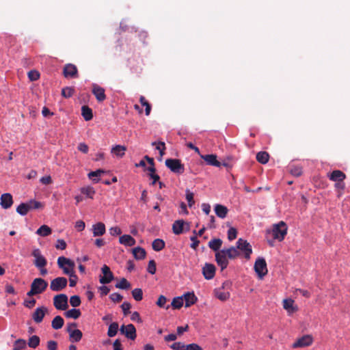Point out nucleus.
<instances>
[{
  "instance_id": "nucleus-17",
  "label": "nucleus",
  "mask_w": 350,
  "mask_h": 350,
  "mask_svg": "<svg viewBox=\"0 0 350 350\" xmlns=\"http://www.w3.org/2000/svg\"><path fill=\"white\" fill-rule=\"evenodd\" d=\"M215 266L213 264L206 263L202 268V274L205 279L211 280L215 275Z\"/></svg>"
},
{
  "instance_id": "nucleus-62",
  "label": "nucleus",
  "mask_w": 350,
  "mask_h": 350,
  "mask_svg": "<svg viewBox=\"0 0 350 350\" xmlns=\"http://www.w3.org/2000/svg\"><path fill=\"white\" fill-rule=\"evenodd\" d=\"M77 149L84 153V154H87L88 152V150H89V147L88 146L85 144V143H80L78 145V147H77Z\"/></svg>"
},
{
  "instance_id": "nucleus-45",
  "label": "nucleus",
  "mask_w": 350,
  "mask_h": 350,
  "mask_svg": "<svg viewBox=\"0 0 350 350\" xmlns=\"http://www.w3.org/2000/svg\"><path fill=\"white\" fill-rule=\"evenodd\" d=\"M105 171L103 170L99 169L96 171L91 172L88 174V177L93 180L95 183H98L99 181L98 178H94V177H98L101 174H104Z\"/></svg>"
},
{
  "instance_id": "nucleus-19",
  "label": "nucleus",
  "mask_w": 350,
  "mask_h": 350,
  "mask_svg": "<svg viewBox=\"0 0 350 350\" xmlns=\"http://www.w3.org/2000/svg\"><path fill=\"white\" fill-rule=\"evenodd\" d=\"M0 200V204L2 206V208L5 209L10 208L13 204L12 196L10 193H8L2 194Z\"/></svg>"
},
{
  "instance_id": "nucleus-27",
  "label": "nucleus",
  "mask_w": 350,
  "mask_h": 350,
  "mask_svg": "<svg viewBox=\"0 0 350 350\" xmlns=\"http://www.w3.org/2000/svg\"><path fill=\"white\" fill-rule=\"evenodd\" d=\"M226 253L228 259H235L240 256L241 252L235 247H230L228 249L223 250Z\"/></svg>"
},
{
  "instance_id": "nucleus-6",
  "label": "nucleus",
  "mask_w": 350,
  "mask_h": 350,
  "mask_svg": "<svg viewBox=\"0 0 350 350\" xmlns=\"http://www.w3.org/2000/svg\"><path fill=\"white\" fill-rule=\"evenodd\" d=\"M68 280L64 277H57L51 281L50 289L52 291L59 292L65 288L67 286Z\"/></svg>"
},
{
  "instance_id": "nucleus-59",
  "label": "nucleus",
  "mask_w": 350,
  "mask_h": 350,
  "mask_svg": "<svg viewBox=\"0 0 350 350\" xmlns=\"http://www.w3.org/2000/svg\"><path fill=\"white\" fill-rule=\"evenodd\" d=\"M334 187L339 192L338 196H340L342 194V191L345 188V184L344 183V180L336 182Z\"/></svg>"
},
{
  "instance_id": "nucleus-47",
  "label": "nucleus",
  "mask_w": 350,
  "mask_h": 350,
  "mask_svg": "<svg viewBox=\"0 0 350 350\" xmlns=\"http://www.w3.org/2000/svg\"><path fill=\"white\" fill-rule=\"evenodd\" d=\"M26 344L24 339H18L15 341L12 350H22L26 347Z\"/></svg>"
},
{
  "instance_id": "nucleus-30",
  "label": "nucleus",
  "mask_w": 350,
  "mask_h": 350,
  "mask_svg": "<svg viewBox=\"0 0 350 350\" xmlns=\"http://www.w3.org/2000/svg\"><path fill=\"white\" fill-rule=\"evenodd\" d=\"M133 254L135 259L142 260L145 258L146 252L144 248L141 247H137L133 249Z\"/></svg>"
},
{
  "instance_id": "nucleus-52",
  "label": "nucleus",
  "mask_w": 350,
  "mask_h": 350,
  "mask_svg": "<svg viewBox=\"0 0 350 350\" xmlns=\"http://www.w3.org/2000/svg\"><path fill=\"white\" fill-rule=\"evenodd\" d=\"M290 172L295 176H299L302 174V168L300 166H291Z\"/></svg>"
},
{
  "instance_id": "nucleus-11",
  "label": "nucleus",
  "mask_w": 350,
  "mask_h": 350,
  "mask_svg": "<svg viewBox=\"0 0 350 350\" xmlns=\"http://www.w3.org/2000/svg\"><path fill=\"white\" fill-rule=\"evenodd\" d=\"M63 75L66 78H77L79 77L78 69L72 64H66L63 68Z\"/></svg>"
},
{
  "instance_id": "nucleus-13",
  "label": "nucleus",
  "mask_w": 350,
  "mask_h": 350,
  "mask_svg": "<svg viewBox=\"0 0 350 350\" xmlns=\"http://www.w3.org/2000/svg\"><path fill=\"white\" fill-rule=\"evenodd\" d=\"M101 271L103 273V276L99 279L100 283L103 284H109L113 280V274L107 265H103L101 268Z\"/></svg>"
},
{
  "instance_id": "nucleus-44",
  "label": "nucleus",
  "mask_w": 350,
  "mask_h": 350,
  "mask_svg": "<svg viewBox=\"0 0 350 350\" xmlns=\"http://www.w3.org/2000/svg\"><path fill=\"white\" fill-rule=\"evenodd\" d=\"M139 102L142 106H144L146 107V109H145L146 115L149 116L150 111H151L150 104L146 100L145 97L143 96H140Z\"/></svg>"
},
{
  "instance_id": "nucleus-28",
  "label": "nucleus",
  "mask_w": 350,
  "mask_h": 350,
  "mask_svg": "<svg viewBox=\"0 0 350 350\" xmlns=\"http://www.w3.org/2000/svg\"><path fill=\"white\" fill-rule=\"evenodd\" d=\"M69 334V340L72 342H77L80 341L82 338L83 334L79 329H74L70 332Z\"/></svg>"
},
{
  "instance_id": "nucleus-8",
  "label": "nucleus",
  "mask_w": 350,
  "mask_h": 350,
  "mask_svg": "<svg viewBox=\"0 0 350 350\" xmlns=\"http://www.w3.org/2000/svg\"><path fill=\"white\" fill-rule=\"evenodd\" d=\"M254 270L260 278L267 275L268 270L267 262L263 258H258L254 263Z\"/></svg>"
},
{
  "instance_id": "nucleus-41",
  "label": "nucleus",
  "mask_w": 350,
  "mask_h": 350,
  "mask_svg": "<svg viewBox=\"0 0 350 350\" xmlns=\"http://www.w3.org/2000/svg\"><path fill=\"white\" fill-rule=\"evenodd\" d=\"M40 341V338L36 335H33L29 338L28 345L31 348L36 349L39 345Z\"/></svg>"
},
{
  "instance_id": "nucleus-22",
  "label": "nucleus",
  "mask_w": 350,
  "mask_h": 350,
  "mask_svg": "<svg viewBox=\"0 0 350 350\" xmlns=\"http://www.w3.org/2000/svg\"><path fill=\"white\" fill-rule=\"evenodd\" d=\"M214 293L215 296L222 301L228 300L230 296L229 291H224L220 288H215Z\"/></svg>"
},
{
  "instance_id": "nucleus-58",
  "label": "nucleus",
  "mask_w": 350,
  "mask_h": 350,
  "mask_svg": "<svg viewBox=\"0 0 350 350\" xmlns=\"http://www.w3.org/2000/svg\"><path fill=\"white\" fill-rule=\"evenodd\" d=\"M110 299L115 303H119L122 300L123 297L118 293H113L110 295Z\"/></svg>"
},
{
  "instance_id": "nucleus-5",
  "label": "nucleus",
  "mask_w": 350,
  "mask_h": 350,
  "mask_svg": "<svg viewBox=\"0 0 350 350\" xmlns=\"http://www.w3.org/2000/svg\"><path fill=\"white\" fill-rule=\"evenodd\" d=\"M237 249L239 252H242L246 259H250V255L252 253V246L249 242L241 238L239 239L237 241Z\"/></svg>"
},
{
  "instance_id": "nucleus-7",
  "label": "nucleus",
  "mask_w": 350,
  "mask_h": 350,
  "mask_svg": "<svg viewBox=\"0 0 350 350\" xmlns=\"http://www.w3.org/2000/svg\"><path fill=\"white\" fill-rule=\"evenodd\" d=\"M53 305L57 310H65L68 308V297L65 294H59L53 297Z\"/></svg>"
},
{
  "instance_id": "nucleus-29",
  "label": "nucleus",
  "mask_w": 350,
  "mask_h": 350,
  "mask_svg": "<svg viewBox=\"0 0 350 350\" xmlns=\"http://www.w3.org/2000/svg\"><path fill=\"white\" fill-rule=\"evenodd\" d=\"M126 148L124 146L116 145L111 148V152L118 157L122 158L125 154Z\"/></svg>"
},
{
  "instance_id": "nucleus-54",
  "label": "nucleus",
  "mask_w": 350,
  "mask_h": 350,
  "mask_svg": "<svg viewBox=\"0 0 350 350\" xmlns=\"http://www.w3.org/2000/svg\"><path fill=\"white\" fill-rule=\"evenodd\" d=\"M28 77L31 81L38 80L40 78V73L36 70H30L28 72Z\"/></svg>"
},
{
  "instance_id": "nucleus-31",
  "label": "nucleus",
  "mask_w": 350,
  "mask_h": 350,
  "mask_svg": "<svg viewBox=\"0 0 350 350\" xmlns=\"http://www.w3.org/2000/svg\"><path fill=\"white\" fill-rule=\"evenodd\" d=\"M81 114L85 121L91 120L93 118L92 109L87 105L82 106Z\"/></svg>"
},
{
  "instance_id": "nucleus-42",
  "label": "nucleus",
  "mask_w": 350,
  "mask_h": 350,
  "mask_svg": "<svg viewBox=\"0 0 350 350\" xmlns=\"http://www.w3.org/2000/svg\"><path fill=\"white\" fill-rule=\"evenodd\" d=\"M115 286L117 288L127 290L131 288V284L126 278H123L120 280V282L116 284Z\"/></svg>"
},
{
  "instance_id": "nucleus-20",
  "label": "nucleus",
  "mask_w": 350,
  "mask_h": 350,
  "mask_svg": "<svg viewBox=\"0 0 350 350\" xmlns=\"http://www.w3.org/2000/svg\"><path fill=\"white\" fill-rule=\"evenodd\" d=\"M327 177L332 181L338 182V181L344 180L346 178V175L342 171L336 170H334L329 174H328Z\"/></svg>"
},
{
  "instance_id": "nucleus-16",
  "label": "nucleus",
  "mask_w": 350,
  "mask_h": 350,
  "mask_svg": "<svg viewBox=\"0 0 350 350\" xmlns=\"http://www.w3.org/2000/svg\"><path fill=\"white\" fill-rule=\"evenodd\" d=\"M92 94L95 96L98 102L101 103L106 99L105 89L97 84L92 85Z\"/></svg>"
},
{
  "instance_id": "nucleus-3",
  "label": "nucleus",
  "mask_w": 350,
  "mask_h": 350,
  "mask_svg": "<svg viewBox=\"0 0 350 350\" xmlns=\"http://www.w3.org/2000/svg\"><path fill=\"white\" fill-rule=\"evenodd\" d=\"M287 226L284 221H281L277 224H274L271 230L274 239L282 241L284 239L287 234Z\"/></svg>"
},
{
  "instance_id": "nucleus-46",
  "label": "nucleus",
  "mask_w": 350,
  "mask_h": 350,
  "mask_svg": "<svg viewBox=\"0 0 350 350\" xmlns=\"http://www.w3.org/2000/svg\"><path fill=\"white\" fill-rule=\"evenodd\" d=\"M183 305V297H177L173 299L171 306L174 309H179Z\"/></svg>"
},
{
  "instance_id": "nucleus-48",
  "label": "nucleus",
  "mask_w": 350,
  "mask_h": 350,
  "mask_svg": "<svg viewBox=\"0 0 350 350\" xmlns=\"http://www.w3.org/2000/svg\"><path fill=\"white\" fill-rule=\"evenodd\" d=\"M133 297L137 301H141L143 299V291L142 288H135L132 291Z\"/></svg>"
},
{
  "instance_id": "nucleus-24",
  "label": "nucleus",
  "mask_w": 350,
  "mask_h": 350,
  "mask_svg": "<svg viewBox=\"0 0 350 350\" xmlns=\"http://www.w3.org/2000/svg\"><path fill=\"white\" fill-rule=\"evenodd\" d=\"M185 301V307L188 308L193 305L198 300L197 297L192 293H187L183 295Z\"/></svg>"
},
{
  "instance_id": "nucleus-37",
  "label": "nucleus",
  "mask_w": 350,
  "mask_h": 350,
  "mask_svg": "<svg viewBox=\"0 0 350 350\" xmlns=\"http://www.w3.org/2000/svg\"><path fill=\"white\" fill-rule=\"evenodd\" d=\"M30 210L31 206H29L28 202L21 203L16 208V212L23 216L26 215Z\"/></svg>"
},
{
  "instance_id": "nucleus-61",
  "label": "nucleus",
  "mask_w": 350,
  "mask_h": 350,
  "mask_svg": "<svg viewBox=\"0 0 350 350\" xmlns=\"http://www.w3.org/2000/svg\"><path fill=\"white\" fill-rule=\"evenodd\" d=\"M28 204H29V206H31V209H32V208L38 209V208L42 207V204L40 202L33 200L29 201Z\"/></svg>"
},
{
  "instance_id": "nucleus-32",
  "label": "nucleus",
  "mask_w": 350,
  "mask_h": 350,
  "mask_svg": "<svg viewBox=\"0 0 350 350\" xmlns=\"http://www.w3.org/2000/svg\"><path fill=\"white\" fill-rule=\"evenodd\" d=\"M222 240L220 239H213L208 242V247L215 252H219L222 245Z\"/></svg>"
},
{
  "instance_id": "nucleus-39",
  "label": "nucleus",
  "mask_w": 350,
  "mask_h": 350,
  "mask_svg": "<svg viewBox=\"0 0 350 350\" xmlns=\"http://www.w3.org/2000/svg\"><path fill=\"white\" fill-rule=\"evenodd\" d=\"M118 331V323L117 322H113L109 326L107 335L109 337L115 336Z\"/></svg>"
},
{
  "instance_id": "nucleus-60",
  "label": "nucleus",
  "mask_w": 350,
  "mask_h": 350,
  "mask_svg": "<svg viewBox=\"0 0 350 350\" xmlns=\"http://www.w3.org/2000/svg\"><path fill=\"white\" fill-rule=\"evenodd\" d=\"M121 308L122 309L123 313L125 316H126L130 312V309L131 308V305L129 302H124L121 305Z\"/></svg>"
},
{
  "instance_id": "nucleus-36",
  "label": "nucleus",
  "mask_w": 350,
  "mask_h": 350,
  "mask_svg": "<svg viewBox=\"0 0 350 350\" xmlns=\"http://www.w3.org/2000/svg\"><path fill=\"white\" fill-rule=\"evenodd\" d=\"M52 233V230L46 225L41 226L36 231V234L41 237H47Z\"/></svg>"
},
{
  "instance_id": "nucleus-34",
  "label": "nucleus",
  "mask_w": 350,
  "mask_h": 350,
  "mask_svg": "<svg viewBox=\"0 0 350 350\" xmlns=\"http://www.w3.org/2000/svg\"><path fill=\"white\" fill-rule=\"evenodd\" d=\"M64 323V319L61 316H56L51 322V326L54 329H59L63 327Z\"/></svg>"
},
{
  "instance_id": "nucleus-21",
  "label": "nucleus",
  "mask_w": 350,
  "mask_h": 350,
  "mask_svg": "<svg viewBox=\"0 0 350 350\" xmlns=\"http://www.w3.org/2000/svg\"><path fill=\"white\" fill-rule=\"evenodd\" d=\"M106 232L105 226L102 222L96 223L92 226V232L94 237H100L103 235Z\"/></svg>"
},
{
  "instance_id": "nucleus-14",
  "label": "nucleus",
  "mask_w": 350,
  "mask_h": 350,
  "mask_svg": "<svg viewBox=\"0 0 350 350\" xmlns=\"http://www.w3.org/2000/svg\"><path fill=\"white\" fill-rule=\"evenodd\" d=\"M312 338L310 335H305L298 338L292 345L293 348H302L310 346L312 343Z\"/></svg>"
},
{
  "instance_id": "nucleus-18",
  "label": "nucleus",
  "mask_w": 350,
  "mask_h": 350,
  "mask_svg": "<svg viewBox=\"0 0 350 350\" xmlns=\"http://www.w3.org/2000/svg\"><path fill=\"white\" fill-rule=\"evenodd\" d=\"M46 312L47 309L44 306L37 308L32 314V319L36 323H40L42 321Z\"/></svg>"
},
{
  "instance_id": "nucleus-64",
  "label": "nucleus",
  "mask_w": 350,
  "mask_h": 350,
  "mask_svg": "<svg viewBox=\"0 0 350 350\" xmlns=\"http://www.w3.org/2000/svg\"><path fill=\"white\" fill-rule=\"evenodd\" d=\"M186 350H202V347L196 343L186 345Z\"/></svg>"
},
{
  "instance_id": "nucleus-50",
  "label": "nucleus",
  "mask_w": 350,
  "mask_h": 350,
  "mask_svg": "<svg viewBox=\"0 0 350 350\" xmlns=\"http://www.w3.org/2000/svg\"><path fill=\"white\" fill-rule=\"evenodd\" d=\"M193 196L194 194L192 192H191L189 189L186 190V200H187L188 205L190 207H191L195 203Z\"/></svg>"
},
{
  "instance_id": "nucleus-9",
  "label": "nucleus",
  "mask_w": 350,
  "mask_h": 350,
  "mask_svg": "<svg viewBox=\"0 0 350 350\" xmlns=\"http://www.w3.org/2000/svg\"><path fill=\"white\" fill-rule=\"evenodd\" d=\"M31 255L34 258L33 264L37 268H42V267L46 266L47 260L42 254L40 249H34L31 252Z\"/></svg>"
},
{
  "instance_id": "nucleus-26",
  "label": "nucleus",
  "mask_w": 350,
  "mask_h": 350,
  "mask_svg": "<svg viewBox=\"0 0 350 350\" xmlns=\"http://www.w3.org/2000/svg\"><path fill=\"white\" fill-rule=\"evenodd\" d=\"M119 242L120 244L124 245L126 246H133L136 243L135 239L129 234H124L120 237Z\"/></svg>"
},
{
  "instance_id": "nucleus-33",
  "label": "nucleus",
  "mask_w": 350,
  "mask_h": 350,
  "mask_svg": "<svg viewBox=\"0 0 350 350\" xmlns=\"http://www.w3.org/2000/svg\"><path fill=\"white\" fill-rule=\"evenodd\" d=\"M81 314V312L80 310L76 308L68 310L64 313V315L66 318L73 319H77L80 317Z\"/></svg>"
},
{
  "instance_id": "nucleus-55",
  "label": "nucleus",
  "mask_w": 350,
  "mask_h": 350,
  "mask_svg": "<svg viewBox=\"0 0 350 350\" xmlns=\"http://www.w3.org/2000/svg\"><path fill=\"white\" fill-rule=\"evenodd\" d=\"M237 231L234 228H230L228 230V239L229 241H232L236 239Z\"/></svg>"
},
{
  "instance_id": "nucleus-15",
  "label": "nucleus",
  "mask_w": 350,
  "mask_h": 350,
  "mask_svg": "<svg viewBox=\"0 0 350 350\" xmlns=\"http://www.w3.org/2000/svg\"><path fill=\"white\" fill-rule=\"evenodd\" d=\"M200 157L206 163L207 165L219 167L221 165V163L217 161V157L216 154H200Z\"/></svg>"
},
{
  "instance_id": "nucleus-57",
  "label": "nucleus",
  "mask_w": 350,
  "mask_h": 350,
  "mask_svg": "<svg viewBox=\"0 0 350 350\" xmlns=\"http://www.w3.org/2000/svg\"><path fill=\"white\" fill-rule=\"evenodd\" d=\"M147 271L150 274H154L156 272V262L154 260H151L148 262Z\"/></svg>"
},
{
  "instance_id": "nucleus-35",
  "label": "nucleus",
  "mask_w": 350,
  "mask_h": 350,
  "mask_svg": "<svg viewBox=\"0 0 350 350\" xmlns=\"http://www.w3.org/2000/svg\"><path fill=\"white\" fill-rule=\"evenodd\" d=\"M165 245V243L163 239H156L152 241V249L156 252L162 250Z\"/></svg>"
},
{
  "instance_id": "nucleus-10",
  "label": "nucleus",
  "mask_w": 350,
  "mask_h": 350,
  "mask_svg": "<svg viewBox=\"0 0 350 350\" xmlns=\"http://www.w3.org/2000/svg\"><path fill=\"white\" fill-rule=\"evenodd\" d=\"M120 331L122 334H124L129 339L135 340L136 338V329L133 324L122 325Z\"/></svg>"
},
{
  "instance_id": "nucleus-1",
  "label": "nucleus",
  "mask_w": 350,
  "mask_h": 350,
  "mask_svg": "<svg viewBox=\"0 0 350 350\" xmlns=\"http://www.w3.org/2000/svg\"><path fill=\"white\" fill-rule=\"evenodd\" d=\"M48 282L41 278H35L31 284L30 290L27 293L28 297L43 293L48 287Z\"/></svg>"
},
{
  "instance_id": "nucleus-51",
  "label": "nucleus",
  "mask_w": 350,
  "mask_h": 350,
  "mask_svg": "<svg viewBox=\"0 0 350 350\" xmlns=\"http://www.w3.org/2000/svg\"><path fill=\"white\" fill-rule=\"evenodd\" d=\"M70 304L73 307H77L81 304V299L78 295L71 296L70 298Z\"/></svg>"
},
{
  "instance_id": "nucleus-40",
  "label": "nucleus",
  "mask_w": 350,
  "mask_h": 350,
  "mask_svg": "<svg viewBox=\"0 0 350 350\" xmlns=\"http://www.w3.org/2000/svg\"><path fill=\"white\" fill-rule=\"evenodd\" d=\"M81 193L85 195L88 198L93 199L95 194V190L92 187H84L81 189Z\"/></svg>"
},
{
  "instance_id": "nucleus-56",
  "label": "nucleus",
  "mask_w": 350,
  "mask_h": 350,
  "mask_svg": "<svg viewBox=\"0 0 350 350\" xmlns=\"http://www.w3.org/2000/svg\"><path fill=\"white\" fill-rule=\"evenodd\" d=\"M234 159L232 156H228L224 159V162L221 163V165L231 168L232 167V163L234 161Z\"/></svg>"
},
{
  "instance_id": "nucleus-12",
  "label": "nucleus",
  "mask_w": 350,
  "mask_h": 350,
  "mask_svg": "<svg viewBox=\"0 0 350 350\" xmlns=\"http://www.w3.org/2000/svg\"><path fill=\"white\" fill-rule=\"evenodd\" d=\"M215 260L223 271L228 265V258L223 250H219L215 254Z\"/></svg>"
},
{
  "instance_id": "nucleus-23",
  "label": "nucleus",
  "mask_w": 350,
  "mask_h": 350,
  "mask_svg": "<svg viewBox=\"0 0 350 350\" xmlns=\"http://www.w3.org/2000/svg\"><path fill=\"white\" fill-rule=\"evenodd\" d=\"M214 211L217 216L221 219H224L228 212L227 207L221 204H216L214 207Z\"/></svg>"
},
{
  "instance_id": "nucleus-25",
  "label": "nucleus",
  "mask_w": 350,
  "mask_h": 350,
  "mask_svg": "<svg viewBox=\"0 0 350 350\" xmlns=\"http://www.w3.org/2000/svg\"><path fill=\"white\" fill-rule=\"evenodd\" d=\"M185 222L183 219L176 220L172 225V230L175 234H180L183 232Z\"/></svg>"
},
{
  "instance_id": "nucleus-38",
  "label": "nucleus",
  "mask_w": 350,
  "mask_h": 350,
  "mask_svg": "<svg viewBox=\"0 0 350 350\" xmlns=\"http://www.w3.org/2000/svg\"><path fill=\"white\" fill-rule=\"evenodd\" d=\"M269 155L265 151H261L257 153L256 154V160L262 163L265 164L269 161Z\"/></svg>"
},
{
  "instance_id": "nucleus-2",
  "label": "nucleus",
  "mask_w": 350,
  "mask_h": 350,
  "mask_svg": "<svg viewBox=\"0 0 350 350\" xmlns=\"http://www.w3.org/2000/svg\"><path fill=\"white\" fill-rule=\"evenodd\" d=\"M57 265L59 268L63 270L64 274L70 277H75L74 271L75 263L72 260L67 258L64 256H59L57 258Z\"/></svg>"
},
{
  "instance_id": "nucleus-53",
  "label": "nucleus",
  "mask_w": 350,
  "mask_h": 350,
  "mask_svg": "<svg viewBox=\"0 0 350 350\" xmlns=\"http://www.w3.org/2000/svg\"><path fill=\"white\" fill-rule=\"evenodd\" d=\"M186 345L183 342H176L173 343L170 347L174 350H186Z\"/></svg>"
},
{
  "instance_id": "nucleus-63",
  "label": "nucleus",
  "mask_w": 350,
  "mask_h": 350,
  "mask_svg": "<svg viewBox=\"0 0 350 350\" xmlns=\"http://www.w3.org/2000/svg\"><path fill=\"white\" fill-rule=\"evenodd\" d=\"M47 349L49 350H57V343L55 340H49L47 342Z\"/></svg>"
},
{
  "instance_id": "nucleus-49",
  "label": "nucleus",
  "mask_w": 350,
  "mask_h": 350,
  "mask_svg": "<svg viewBox=\"0 0 350 350\" xmlns=\"http://www.w3.org/2000/svg\"><path fill=\"white\" fill-rule=\"evenodd\" d=\"M294 301L291 299H286L283 301V307L288 311H293Z\"/></svg>"
},
{
  "instance_id": "nucleus-4",
  "label": "nucleus",
  "mask_w": 350,
  "mask_h": 350,
  "mask_svg": "<svg viewBox=\"0 0 350 350\" xmlns=\"http://www.w3.org/2000/svg\"><path fill=\"white\" fill-rule=\"evenodd\" d=\"M165 163L166 167L175 174H182L185 171L184 165L181 163L179 159H167L165 160Z\"/></svg>"
},
{
  "instance_id": "nucleus-43",
  "label": "nucleus",
  "mask_w": 350,
  "mask_h": 350,
  "mask_svg": "<svg viewBox=\"0 0 350 350\" xmlns=\"http://www.w3.org/2000/svg\"><path fill=\"white\" fill-rule=\"evenodd\" d=\"M75 92V89L71 87H66L62 90V95L63 97L68 98L72 96Z\"/></svg>"
}]
</instances>
